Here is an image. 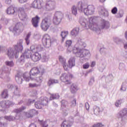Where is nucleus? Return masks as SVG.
<instances>
[{
  "label": "nucleus",
  "instance_id": "obj_10",
  "mask_svg": "<svg viewBox=\"0 0 127 127\" xmlns=\"http://www.w3.org/2000/svg\"><path fill=\"white\" fill-rule=\"evenodd\" d=\"M17 8L13 6H10L7 8L6 12L7 14L11 15L14 14L15 12H17Z\"/></svg>",
  "mask_w": 127,
  "mask_h": 127
},
{
  "label": "nucleus",
  "instance_id": "obj_49",
  "mask_svg": "<svg viewBox=\"0 0 127 127\" xmlns=\"http://www.w3.org/2000/svg\"><path fill=\"white\" fill-rule=\"evenodd\" d=\"M19 2L20 3H24L25 2H27L28 1V0H18Z\"/></svg>",
  "mask_w": 127,
  "mask_h": 127
},
{
  "label": "nucleus",
  "instance_id": "obj_40",
  "mask_svg": "<svg viewBox=\"0 0 127 127\" xmlns=\"http://www.w3.org/2000/svg\"><path fill=\"white\" fill-rule=\"evenodd\" d=\"M111 12L113 14H116L118 12V8H117V7H113L111 10Z\"/></svg>",
  "mask_w": 127,
  "mask_h": 127
},
{
  "label": "nucleus",
  "instance_id": "obj_9",
  "mask_svg": "<svg viewBox=\"0 0 127 127\" xmlns=\"http://www.w3.org/2000/svg\"><path fill=\"white\" fill-rule=\"evenodd\" d=\"M31 59L34 62H37V61H39L41 59V55L38 52H35L31 56Z\"/></svg>",
  "mask_w": 127,
  "mask_h": 127
},
{
  "label": "nucleus",
  "instance_id": "obj_15",
  "mask_svg": "<svg viewBox=\"0 0 127 127\" xmlns=\"http://www.w3.org/2000/svg\"><path fill=\"white\" fill-rule=\"evenodd\" d=\"M34 113H35V110L32 109V110H30L29 113L25 112L24 116L26 117V119H29V118H32V117H33Z\"/></svg>",
  "mask_w": 127,
  "mask_h": 127
},
{
  "label": "nucleus",
  "instance_id": "obj_55",
  "mask_svg": "<svg viewBox=\"0 0 127 127\" xmlns=\"http://www.w3.org/2000/svg\"><path fill=\"white\" fill-rule=\"evenodd\" d=\"M95 65H96V62H92L91 63V67H94Z\"/></svg>",
  "mask_w": 127,
  "mask_h": 127
},
{
  "label": "nucleus",
  "instance_id": "obj_26",
  "mask_svg": "<svg viewBox=\"0 0 127 127\" xmlns=\"http://www.w3.org/2000/svg\"><path fill=\"white\" fill-rule=\"evenodd\" d=\"M22 26H23L22 23L19 22L16 24L13 29L14 31H16L17 30H18V29H21V28H22Z\"/></svg>",
  "mask_w": 127,
  "mask_h": 127
},
{
  "label": "nucleus",
  "instance_id": "obj_22",
  "mask_svg": "<svg viewBox=\"0 0 127 127\" xmlns=\"http://www.w3.org/2000/svg\"><path fill=\"white\" fill-rule=\"evenodd\" d=\"M21 77V75H20L19 73H18L15 76V80L16 82L19 84H21V83H22V81H23Z\"/></svg>",
  "mask_w": 127,
  "mask_h": 127
},
{
  "label": "nucleus",
  "instance_id": "obj_27",
  "mask_svg": "<svg viewBox=\"0 0 127 127\" xmlns=\"http://www.w3.org/2000/svg\"><path fill=\"white\" fill-rule=\"evenodd\" d=\"M68 34H69L68 31L62 32L61 36L62 37V42H64V39L66 38V36H68Z\"/></svg>",
  "mask_w": 127,
  "mask_h": 127
},
{
  "label": "nucleus",
  "instance_id": "obj_37",
  "mask_svg": "<svg viewBox=\"0 0 127 127\" xmlns=\"http://www.w3.org/2000/svg\"><path fill=\"white\" fill-rule=\"evenodd\" d=\"M57 98H59V95H58L56 94H52L50 97V100H54L55 99H57Z\"/></svg>",
  "mask_w": 127,
  "mask_h": 127
},
{
  "label": "nucleus",
  "instance_id": "obj_28",
  "mask_svg": "<svg viewBox=\"0 0 127 127\" xmlns=\"http://www.w3.org/2000/svg\"><path fill=\"white\" fill-rule=\"evenodd\" d=\"M38 122L41 125V127H48V124H47V122L43 121V120H38Z\"/></svg>",
  "mask_w": 127,
  "mask_h": 127
},
{
  "label": "nucleus",
  "instance_id": "obj_45",
  "mask_svg": "<svg viewBox=\"0 0 127 127\" xmlns=\"http://www.w3.org/2000/svg\"><path fill=\"white\" fill-rule=\"evenodd\" d=\"M122 100H118L115 103V106L119 107V105H121V104H122Z\"/></svg>",
  "mask_w": 127,
  "mask_h": 127
},
{
  "label": "nucleus",
  "instance_id": "obj_11",
  "mask_svg": "<svg viewBox=\"0 0 127 127\" xmlns=\"http://www.w3.org/2000/svg\"><path fill=\"white\" fill-rule=\"evenodd\" d=\"M30 7L33 8H41V4L40 3V0H35L30 5Z\"/></svg>",
  "mask_w": 127,
  "mask_h": 127
},
{
  "label": "nucleus",
  "instance_id": "obj_32",
  "mask_svg": "<svg viewBox=\"0 0 127 127\" xmlns=\"http://www.w3.org/2000/svg\"><path fill=\"white\" fill-rule=\"evenodd\" d=\"M59 60L60 62V63H61V64H62V65L64 64H66V63L67 62L66 61V59H64V58H63V57L60 56L59 57Z\"/></svg>",
  "mask_w": 127,
  "mask_h": 127
},
{
  "label": "nucleus",
  "instance_id": "obj_44",
  "mask_svg": "<svg viewBox=\"0 0 127 127\" xmlns=\"http://www.w3.org/2000/svg\"><path fill=\"white\" fill-rule=\"evenodd\" d=\"M5 65L11 67L13 65V62L7 61L5 62Z\"/></svg>",
  "mask_w": 127,
  "mask_h": 127
},
{
  "label": "nucleus",
  "instance_id": "obj_25",
  "mask_svg": "<svg viewBox=\"0 0 127 127\" xmlns=\"http://www.w3.org/2000/svg\"><path fill=\"white\" fill-rule=\"evenodd\" d=\"M110 26V24H109V22L107 21H103L101 25H100V28L101 29H104V28H108V27Z\"/></svg>",
  "mask_w": 127,
  "mask_h": 127
},
{
  "label": "nucleus",
  "instance_id": "obj_36",
  "mask_svg": "<svg viewBox=\"0 0 127 127\" xmlns=\"http://www.w3.org/2000/svg\"><path fill=\"white\" fill-rule=\"evenodd\" d=\"M15 49L17 50L18 51H22L23 48L22 47V45L20 44L18 46H16Z\"/></svg>",
  "mask_w": 127,
  "mask_h": 127
},
{
  "label": "nucleus",
  "instance_id": "obj_31",
  "mask_svg": "<svg viewBox=\"0 0 127 127\" xmlns=\"http://www.w3.org/2000/svg\"><path fill=\"white\" fill-rule=\"evenodd\" d=\"M7 54L8 57H9V58H11V57H12V56H13V54H14V52H13V51H12V49L9 48L8 50Z\"/></svg>",
  "mask_w": 127,
  "mask_h": 127
},
{
  "label": "nucleus",
  "instance_id": "obj_30",
  "mask_svg": "<svg viewBox=\"0 0 127 127\" xmlns=\"http://www.w3.org/2000/svg\"><path fill=\"white\" fill-rule=\"evenodd\" d=\"M62 127H71V125H70V123L69 121H64L61 125Z\"/></svg>",
  "mask_w": 127,
  "mask_h": 127
},
{
  "label": "nucleus",
  "instance_id": "obj_3",
  "mask_svg": "<svg viewBox=\"0 0 127 127\" xmlns=\"http://www.w3.org/2000/svg\"><path fill=\"white\" fill-rule=\"evenodd\" d=\"M63 17V14H62L61 12H56L53 20L54 24H55V25H58V24H60V22H61Z\"/></svg>",
  "mask_w": 127,
  "mask_h": 127
},
{
  "label": "nucleus",
  "instance_id": "obj_48",
  "mask_svg": "<svg viewBox=\"0 0 127 127\" xmlns=\"http://www.w3.org/2000/svg\"><path fill=\"white\" fill-rule=\"evenodd\" d=\"M4 119H5V120H7V121H9V122L11 121V116H5Z\"/></svg>",
  "mask_w": 127,
  "mask_h": 127
},
{
  "label": "nucleus",
  "instance_id": "obj_14",
  "mask_svg": "<svg viewBox=\"0 0 127 127\" xmlns=\"http://www.w3.org/2000/svg\"><path fill=\"white\" fill-rule=\"evenodd\" d=\"M11 105V102L9 101H3L0 103V106L3 109H6L9 108V106Z\"/></svg>",
  "mask_w": 127,
  "mask_h": 127
},
{
  "label": "nucleus",
  "instance_id": "obj_7",
  "mask_svg": "<svg viewBox=\"0 0 127 127\" xmlns=\"http://www.w3.org/2000/svg\"><path fill=\"white\" fill-rule=\"evenodd\" d=\"M17 12H18V16L21 20H25V19H27V15H26V13H25L24 8H19Z\"/></svg>",
  "mask_w": 127,
  "mask_h": 127
},
{
  "label": "nucleus",
  "instance_id": "obj_53",
  "mask_svg": "<svg viewBox=\"0 0 127 127\" xmlns=\"http://www.w3.org/2000/svg\"><path fill=\"white\" fill-rule=\"evenodd\" d=\"M5 2L7 4H9L11 2V0H5Z\"/></svg>",
  "mask_w": 127,
  "mask_h": 127
},
{
  "label": "nucleus",
  "instance_id": "obj_63",
  "mask_svg": "<svg viewBox=\"0 0 127 127\" xmlns=\"http://www.w3.org/2000/svg\"><path fill=\"white\" fill-rule=\"evenodd\" d=\"M65 104H66V105H67V104H68V102H65Z\"/></svg>",
  "mask_w": 127,
  "mask_h": 127
},
{
  "label": "nucleus",
  "instance_id": "obj_52",
  "mask_svg": "<svg viewBox=\"0 0 127 127\" xmlns=\"http://www.w3.org/2000/svg\"><path fill=\"white\" fill-rule=\"evenodd\" d=\"M34 100L29 99L28 100V104H32V103H34Z\"/></svg>",
  "mask_w": 127,
  "mask_h": 127
},
{
  "label": "nucleus",
  "instance_id": "obj_38",
  "mask_svg": "<svg viewBox=\"0 0 127 127\" xmlns=\"http://www.w3.org/2000/svg\"><path fill=\"white\" fill-rule=\"evenodd\" d=\"M26 109V107H22L19 109H16L15 110V112L17 113H20V112H22V111H24Z\"/></svg>",
  "mask_w": 127,
  "mask_h": 127
},
{
  "label": "nucleus",
  "instance_id": "obj_43",
  "mask_svg": "<svg viewBox=\"0 0 127 127\" xmlns=\"http://www.w3.org/2000/svg\"><path fill=\"white\" fill-rule=\"evenodd\" d=\"M53 78H50L48 81V86H51V85H53Z\"/></svg>",
  "mask_w": 127,
  "mask_h": 127
},
{
  "label": "nucleus",
  "instance_id": "obj_47",
  "mask_svg": "<svg viewBox=\"0 0 127 127\" xmlns=\"http://www.w3.org/2000/svg\"><path fill=\"white\" fill-rule=\"evenodd\" d=\"M35 80L39 83H41V82H42L41 77H37V78L35 79Z\"/></svg>",
  "mask_w": 127,
  "mask_h": 127
},
{
  "label": "nucleus",
  "instance_id": "obj_50",
  "mask_svg": "<svg viewBox=\"0 0 127 127\" xmlns=\"http://www.w3.org/2000/svg\"><path fill=\"white\" fill-rule=\"evenodd\" d=\"M76 99H74L72 102H71V105L72 106H76Z\"/></svg>",
  "mask_w": 127,
  "mask_h": 127
},
{
  "label": "nucleus",
  "instance_id": "obj_39",
  "mask_svg": "<svg viewBox=\"0 0 127 127\" xmlns=\"http://www.w3.org/2000/svg\"><path fill=\"white\" fill-rule=\"evenodd\" d=\"M38 86H39V85L38 84H36V83H30L29 84V88H36V87H38Z\"/></svg>",
  "mask_w": 127,
  "mask_h": 127
},
{
  "label": "nucleus",
  "instance_id": "obj_64",
  "mask_svg": "<svg viewBox=\"0 0 127 127\" xmlns=\"http://www.w3.org/2000/svg\"><path fill=\"white\" fill-rule=\"evenodd\" d=\"M80 23H81V24H82V21H80Z\"/></svg>",
  "mask_w": 127,
  "mask_h": 127
},
{
  "label": "nucleus",
  "instance_id": "obj_34",
  "mask_svg": "<svg viewBox=\"0 0 127 127\" xmlns=\"http://www.w3.org/2000/svg\"><path fill=\"white\" fill-rule=\"evenodd\" d=\"M22 77L26 82H29V77H28V73H23Z\"/></svg>",
  "mask_w": 127,
  "mask_h": 127
},
{
  "label": "nucleus",
  "instance_id": "obj_59",
  "mask_svg": "<svg viewBox=\"0 0 127 127\" xmlns=\"http://www.w3.org/2000/svg\"><path fill=\"white\" fill-rule=\"evenodd\" d=\"M124 48H125V49H127V44L124 45Z\"/></svg>",
  "mask_w": 127,
  "mask_h": 127
},
{
  "label": "nucleus",
  "instance_id": "obj_56",
  "mask_svg": "<svg viewBox=\"0 0 127 127\" xmlns=\"http://www.w3.org/2000/svg\"><path fill=\"white\" fill-rule=\"evenodd\" d=\"M31 35V32L28 33V34L27 35V36H26V38L29 39V38L30 37Z\"/></svg>",
  "mask_w": 127,
  "mask_h": 127
},
{
  "label": "nucleus",
  "instance_id": "obj_6",
  "mask_svg": "<svg viewBox=\"0 0 127 127\" xmlns=\"http://www.w3.org/2000/svg\"><path fill=\"white\" fill-rule=\"evenodd\" d=\"M42 43L44 46H51V37L47 34L43 36Z\"/></svg>",
  "mask_w": 127,
  "mask_h": 127
},
{
  "label": "nucleus",
  "instance_id": "obj_35",
  "mask_svg": "<svg viewBox=\"0 0 127 127\" xmlns=\"http://www.w3.org/2000/svg\"><path fill=\"white\" fill-rule=\"evenodd\" d=\"M72 13L74 14V15H76L77 14V7L76 6L73 5L71 8Z\"/></svg>",
  "mask_w": 127,
  "mask_h": 127
},
{
  "label": "nucleus",
  "instance_id": "obj_62",
  "mask_svg": "<svg viewBox=\"0 0 127 127\" xmlns=\"http://www.w3.org/2000/svg\"><path fill=\"white\" fill-rule=\"evenodd\" d=\"M83 25H85V26H87V24H86V23H84V24H83Z\"/></svg>",
  "mask_w": 127,
  "mask_h": 127
},
{
  "label": "nucleus",
  "instance_id": "obj_23",
  "mask_svg": "<svg viewBox=\"0 0 127 127\" xmlns=\"http://www.w3.org/2000/svg\"><path fill=\"white\" fill-rule=\"evenodd\" d=\"M44 104L41 101H37L35 103V106L36 109H42Z\"/></svg>",
  "mask_w": 127,
  "mask_h": 127
},
{
  "label": "nucleus",
  "instance_id": "obj_60",
  "mask_svg": "<svg viewBox=\"0 0 127 127\" xmlns=\"http://www.w3.org/2000/svg\"><path fill=\"white\" fill-rule=\"evenodd\" d=\"M125 37H126V39H127V32H125Z\"/></svg>",
  "mask_w": 127,
  "mask_h": 127
},
{
  "label": "nucleus",
  "instance_id": "obj_33",
  "mask_svg": "<svg viewBox=\"0 0 127 127\" xmlns=\"http://www.w3.org/2000/svg\"><path fill=\"white\" fill-rule=\"evenodd\" d=\"M93 17H90V19H89V25H88L89 27L91 29H93V30H94V26H95V25H94V23H93Z\"/></svg>",
  "mask_w": 127,
  "mask_h": 127
},
{
  "label": "nucleus",
  "instance_id": "obj_18",
  "mask_svg": "<svg viewBox=\"0 0 127 127\" xmlns=\"http://www.w3.org/2000/svg\"><path fill=\"white\" fill-rule=\"evenodd\" d=\"M119 115L120 118H127V109L125 108L121 111Z\"/></svg>",
  "mask_w": 127,
  "mask_h": 127
},
{
  "label": "nucleus",
  "instance_id": "obj_21",
  "mask_svg": "<svg viewBox=\"0 0 127 127\" xmlns=\"http://www.w3.org/2000/svg\"><path fill=\"white\" fill-rule=\"evenodd\" d=\"M79 31L80 29L79 28H75L71 31V34L72 36H77L79 34Z\"/></svg>",
  "mask_w": 127,
  "mask_h": 127
},
{
  "label": "nucleus",
  "instance_id": "obj_19",
  "mask_svg": "<svg viewBox=\"0 0 127 127\" xmlns=\"http://www.w3.org/2000/svg\"><path fill=\"white\" fill-rule=\"evenodd\" d=\"M79 89L78 88V86L75 84H72L70 86V91L72 94H75L77 91H78Z\"/></svg>",
  "mask_w": 127,
  "mask_h": 127
},
{
  "label": "nucleus",
  "instance_id": "obj_57",
  "mask_svg": "<svg viewBox=\"0 0 127 127\" xmlns=\"http://www.w3.org/2000/svg\"><path fill=\"white\" fill-rule=\"evenodd\" d=\"M95 80L94 79H91V81L89 82V84L90 85H92V82H94Z\"/></svg>",
  "mask_w": 127,
  "mask_h": 127
},
{
  "label": "nucleus",
  "instance_id": "obj_41",
  "mask_svg": "<svg viewBox=\"0 0 127 127\" xmlns=\"http://www.w3.org/2000/svg\"><path fill=\"white\" fill-rule=\"evenodd\" d=\"M82 67L83 69H88L90 67V64L89 63H86L82 65Z\"/></svg>",
  "mask_w": 127,
  "mask_h": 127
},
{
  "label": "nucleus",
  "instance_id": "obj_51",
  "mask_svg": "<svg viewBox=\"0 0 127 127\" xmlns=\"http://www.w3.org/2000/svg\"><path fill=\"white\" fill-rule=\"evenodd\" d=\"M53 83L54 84H58L59 80L58 79H53Z\"/></svg>",
  "mask_w": 127,
  "mask_h": 127
},
{
  "label": "nucleus",
  "instance_id": "obj_12",
  "mask_svg": "<svg viewBox=\"0 0 127 127\" xmlns=\"http://www.w3.org/2000/svg\"><path fill=\"white\" fill-rule=\"evenodd\" d=\"M55 7V2L53 1L49 0L47 2L46 5V8L48 10H51V9H54Z\"/></svg>",
  "mask_w": 127,
  "mask_h": 127
},
{
  "label": "nucleus",
  "instance_id": "obj_24",
  "mask_svg": "<svg viewBox=\"0 0 127 127\" xmlns=\"http://www.w3.org/2000/svg\"><path fill=\"white\" fill-rule=\"evenodd\" d=\"M1 96L3 99H6V98H8V93L7 92V90L4 89L1 92Z\"/></svg>",
  "mask_w": 127,
  "mask_h": 127
},
{
  "label": "nucleus",
  "instance_id": "obj_1",
  "mask_svg": "<svg viewBox=\"0 0 127 127\" xmlns=\"http://www.w3.org/2000/svg\"><path fill=\"white\" fill-rule=\"evenodd\" d=\"M79 9L81 10L83 9L84 13L86 15H91L95 12V7L93 5L87 6V4L83 3L80 4Z\"/></svg>",
  "mask_w": 127,
  "mask_h": 127
},
{
  "label": "nucleus",
  "instance_id": "obj_17",
  "mask_svg": "<svg viewBox=\"0 0 127 127\" xmlns=\"http://www.w3.org/2000/svg\"><path fill=\"white\" fill-rule=\"evenodd\" d=\"M65 45L66 47H67V51L71 52V51H72V48H71V46L72 45V40H68L66 41Z\"/></svg>",
  "mask_w": 127,
  "mask_h": 127
},
{
  "label": "nucleus",
  "instance_id": "obj_8",
  "mask_svg": "<svg viewBox=\"0 0 127 127\" xmlns=\"http://www.w3.org/2000/svg\"><path fill=\"white\" fill-rule=\"evenodd\" d=\"M74 53H78L80 55V57H83L84 55H87L89 53V51L87 50H80L79 48H74L72 50Z\"/></svg>",
  "mask_w": 127,
  "mask_h": 127
},
{
  "label": "nucleus",
  "instance_id": "obj_13",
  "mask_svg": "<svg viewBox=\"0 0 127 127\" xmlns=\"http://www.w3.org/2000/svg\"><path fill=\"white\" fill-rule=\"evenodd\" d=\"M40 20V17L38 15H36L35 17L32 18V24L34 27H38V23Z\"/></svg>",
  "mask_w": 127,
  "mask_h": 127
},
{
  "label": "nucleus",
  "instance_id": "obj_4",
  "mask_svg": "<svg viewBox=\"0 0 127 127\" xmlns=\"http://www.w3.org/2000/svg\"><path fill=\"white\" fill-rule=\"evenodd\" d=\"M45 70L43 68H42L40 70L39 68L37 67H33L30 71V79L33 80V78H32V76H37V75H38L40 73H41V74H43Z\"/></svg>",
  "mask_w": 127,
  "mask_h": 127
},
{
  "label": "nucleus",
  "instance_id": "obj_16",
  "mask_svg": "<svg viewBox=\"0 0 127 127\" xmlns=\"http://www.w3.org/2000/svg\"><path fill=\"white\" fill-rule=\"evenodd\" d=\"M68 64L69 68H73L75 65V58H71L69 59L68 61Z\"/></svg>",
  "mask_w": 127,
  "mask_h": 127
},
{
  "label": "nucleus",
  "instance_id": "obj_20",
  "mask_svg": "<svg viewBox=\"0 0 127 127\" xmlns=\"http://www.w3.org/2000/svg\"><path fill=\"white\" fill-rule=\"evenodd\" d=\"M104 111V109L103 108H100V107H96L94 109V114L96 116H98L100 113H101V112H103Z\"/></svg>",
  "mask_w": 127,
  "mask_h": 127
},
{
  "label": "nucleus",
  "instance_id": "obj_29",
  "mask_svg": "<svg viewBox=\"0 0 127 127\" xmlns=\"http://www.w3.org/2000/svg\"><path fill=\"white\" fill-rule=\"evenodd\" d=\"M31 51L28 50L27 51H26L23 54V57L24 58H29V57H31Z\"/></svg>",
  "mask_w": 127,
  "mask_h": 127
},
{
  "label": "nucleus",
  "instance_id": "obj_2",
  "mask_svg": "<svg viewBox=\"0 0 127 127\" xmlns=\"http://www.w3.org/2000/svg\"><path fill=\"white\" fill-rule=\"evenodd\" d=\"M60 79L61 81L65 85H70L72 83L71 80L73 79V75L64 73L62 74Z\"/></svg>",
  "mask_w": 127,
  "mask_h": 127
},
{
  "label": "nucleus",
  "instance_id": "obj_58",
  "mask_svg": "<svg viewBox=\"0 0 127 127\" xmlns=\"http://www.w3.org/2000/svg\"><path fill=\"white\" fill-rule=\"evenodd\" d=\"M87 106H88V108H89V103H85V107H86V108H87Z\"/></svg>",
  "mask_w": 127,
  "mask_h": 127
},
{
  "label": "nucleus",
  "instance_id": "obj_46",
  "mask_svg": "<svg viewBox=\"0 0 127 127\" xmlns=\"http://www.w3.org/2000/svg\"><path fill=\"white\" fill-rule=\"evenodd\" d=\"M7 127L6 124L2 123L0 122V127Z\"/></svg>",
  "mask_w": 127,
  "mask_h": 127
},
{
  "label": "nucleus",
  "instance_id": "obj_5",
  "mask_svg": "<svg viewBox=\"0 0 127 127\" xmlns=\"http://www.w3.org/2000/svg\"><path fill=\"white\" fill-rule=\"evenodd\" d=\"M49 27H50V25L48 23V18L45 17L41 23V28L43 31H47Z\"/></svg>",
  "mask_w": 127,
  "mask_h": 127
},
{
  "label": "nucleus",
  "instance_id": "obj_54",
  "mask_svg": "<svg viewBox=\"0 0 127 127\" xmlns=\"http://www.w3.org/2000/svg\"><path fill=\"white\" fill-rule=\"evenodd\" d=\"M25 40H26V44L27 45H28V44H29L30 43V41H29V39H28V38H25Z\"/></svg>",
  "mask_w": 127,
  "mask_h": 127
},
{
  "label": "nucleus",
  "instance_id": "obj_42",
  "mask_svg": "<svg viewBox=\"0 0 127 127\" xmlns=\"http://www.w3.org/2000/svg\"><path fill=\"white\" fill-rule=\"evenodd\" d=\"M63 67L65 71H68V68H69V65L67 64V62L65 64H63Z\"/></svg>",
  "mask_w": 127,
  "mask_h": 127
},
{
  "label": "nucleus",
  "instance_id": "obj_61",
  "mask_svg": "<svg viewBox=\"0 0 127 127\" xmlns=\"http://www.w3.org/2000/svg\"><path fill=\"white\" fill-rule=\"evenodd\" d=\"M97 126V124L93 125L92 127H98V126Z\"/></svg>",
  "mask_w": 127,
  "mask_h": 127
}]
</instances>
